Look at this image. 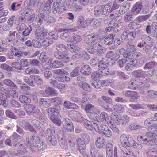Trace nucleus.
Here are the masks:
<instances>
[{"instance_id": "nucleus-1", "label": "nucleus", "mask_w": 157, "mask_h": 157, "mask_svg": "<svg viewBox=\"0 0 157 157\" xmlns=\"http://www.w3.org/2000/svg\"><path fill=\"white\" fill-rule=\"evenodd\" d=\"M26 140L27 145L31 149L35 147L39 150H43L46 147V144L41 141L38 137L34 135L31 136L30 139L26 138Z\"/></svg>"}, {"instance_id": "nucleus-2", "label": "nucleus", "mask_w": 157, "mask_h": 157, "mask_svg": "<svg viewBox=\"0 0 157 157\" xmlns=\"http://www.w3.org/2000/svg\"><path fill=\"white\" fill-rule=\"evenodd\" d=\"M59 106H56L55 107H51L47 109V112L50 116V119L55 124L60 126L61 124V117L59 113L60 111Z\"/></svg>"}, {"instance_id": "nucleus-3", "label": "nucleus", "mask_w": 157, "mask_h": 157, "mask_svg": "<svg viewBox=\"0 0 157 157\" xmlns=\"http://www.w3.org/2000/svg\"><path fill=\"white\" fill-rule=\"evenodd\" d=\"M120 141L123 146L129 147L131 146L136 149H140L142 146L133 140L132 137H127L125 135L122 134L119 137Z\"/></svg>"}, {"instance_id": "nucleus-4", "label": "nucleus", "mask_w": 157, "mask_h": 157, "mask_svg": "<svg viewBox=\"0 0 157 157\" xmlns=\"http://www.w3.org/2000/svg\"><path fill=\"white\" fill-rule=\"evenodd\" d=\"M153 138H154L153 132H146L143 136L139 135L137 137L140 142L147 145H152L153 143Z\"/></svg>"}, {"instance_id": "nucleus-5", "label": "nucleus", "mask_w": 157, "mask_h": 157, "mask_svg": "<svg viewBox=\"0 0 157 157\" xmlns=\"http://www.w3.org/2000/svg\"><path fill=\"white\" fill-rule=\"evenodd\" d=\"M85 110L88 113L89 117L90 118H94L98 115L97 113L99 112L94 106L91 104H87Z\"/></svg>"}, {"instance_id": "nucleus-6", "label": "nucleus", "mask_w": 157, "mask_h": 157, "mask_svg": "<svg viewBox=\"0 0 157 157\" xmlns=\"http://www.w3.org/2000/svg\"><path fill=\"white\" fill-rule=\"evenodd\" d=\"M144 84L142 82H140L139 85L140 88V93L144 95H148L150 97L154 98L155 91L147 90L146 88L149 86V85L147 84L146 86H144Z\"/></svg>"}, {"instance_id": "nucleus-7", "label": "nucleus", "mask_w": 157, "mask_h": 157, "mask_svg": "<svg viewBox=\"0 0 157 157\" xmlns=\"http://www.w3.org/2000/svg\"><path fill=\"white\" fill-rule=\"evenodd\" d=\"M47 34L46 29L44 27L37 29L35 33V37L38 41H41L45 37Z\"/></svg>"}, {"instance_id": "nucleus-8", "label": "nucleus", "mask_w": 157, "mask_h": 157, "mask_svg": "<svg viewBox=\"0 0 157 157\" xmlns=\"http://www.w3.org/2000/svg\"><path fill=\"white\" fill-rule=\"evenodd\" d=\"M25 109L26 113L28 115L36 114V116L35 115L34 116H36L37 118H38L39 116L40 115V110L36 107L34 106V105L32 104H29L27 107Z\"/></svg>"}, {"instance_id": "nucleus-9", "label": "nucleus", "mask_w": 157, "mask_h": 157, "mask_svg": "<svg viewBox=\"0 0 157 157\" xmlns=\"http://www.w3.org/2000/svg\"><path fill=\"white\" fill-rule=\"evenodd\" d=\"M55 58L59 59H62L63 62L67 63L69 61V55L67 53H63L59 51H55L54 53Z\"/></svg>"}, {"instance_id": "nucleus-10", "label": "nucleus", "mask_w": 157, "mask_h": 157, "mask_svg": "<svg viewBox=\"0 0 157 157\" xmlns=\"http://www.w3.org/2000/svg\"><path fill=\"white\" fill-rule=\"evenodd\" d=\"M12 145L16 147H20L19 149L18 150L16 154L17 155H23L27 152L26 147L22 144L15 140L13 142Z\"/></svg>"}, {"instance_id": "nucleus-11", "label": "nucleus", "mask_w": 157, "mask_h": 157, "mask_svg": "<svg viewBox=\"0 0 157 157\" xmlns=\"http://www.w3.org/2000/svg\"><path fill=\"white\" fill-rule=\"evenodd\" d=\"M40 59L43 63L45 62L48 63L49 66L48 67L47 66L46 67H45V68H47L49 67L52 62V59L48 57L46 53L44 52H42L40 53Z\"/></svg>"}, {"instance_id": "nucleus-12", "label": "nucleus", "mask_w": 157, "mask_h": 157, "mask_svg": "<svg viewBox=\"0 0 157 157\" xmlns=\"http://www.w3.org/2000/svg\"><path fill=\"white\" fill-rule=\"evenodd\" d=\"M133 57L132 55V57L130 58V59H128L130 60V62L129 63H128L125 67V69L127 71H130L133 69V67L135 66L136 64L137 63L136 59H133Z\"/></svg>"}, {"instance_id": "nucleus-13", "label": "nucleus", "mask_w": 157, "mask_h": 157, "mask_svg": "<svg viewBox=\"0 0 157 157\" xmlns=\"http://www.w3.org/2000/svg\"><path fill=\"white\" fill-rule=\"evenodd\" d=\"M106 56L107 58H111L114 62L117 60L120 57L118 53L112 51H109L106 55Z\"/></svg>"}, {"instance_id": "nucleus-14", "label": "nucleus", "mask_w": 157, "mask_h": 157, "mask_svg": "<svg viewBox=\"0 0 157 157\" xmlns=\"http://www.w3.org/2000/svg\"><path fill=\"white\" fill-rule=\"evenodd\" d=\"M97 38L96 35L91 34L85 36L84 39L86 43L88 44H90L95 41Z\"/></svg>"}, {"instance_id": "nucleus-15", "label": "nucleus", "mask_w": 157, "mask_h": 157, "mask_svg": "<svg viewBox=\"0 0 157 157\" xmlns=\"http://www.w3.org/2000/svg\"><path fill=\"white\" fill-rule=\"evenodd\" d=\"M113 109L114 111L118 113H123L125 110V106L118 104L113 105Z\"/></svg>"}, {"instance_id": "nucleus-16", "label": "nucleus", "mask_w": 157, "mask_h": 157, "mask_svg": "<svg viewBox=\"0 0 157 157\" xmlns=\"http://www.w3.org/2000/svg\"><path fill=\"white\" fill-rule=\"evenodd\" d=\"M147 130L149 132H153L154 138L157 140V123L149 127Z\"/></svg>"}, {"instance_id": "nucleus-17", "label": "nucleus", "mask_w": 157, "mask_h": 157, "mask_svg": "<svg viewBox=\"0 0 157 157\" xmlns=\"http://www.w3.org/2000/svg\"><path fill=\"white\" fill-rule=\"evenodd\" d=\"M81 73L85 75H88L91 73V68L88 65H83L80 69Z\"/></svg>"}, {"instance_id": "nucleus-18", "label": "nucleus", "mask_w": 157, "mask_h": 157, "mask_svg": "<svg viewBox=\"0 0 157 157\" xmlns=\"http://www.w3.org/2000/svg\"><path fill=\"white\" fill-rule=\"evenodd\" d=\"M95 144L98 148H101L105 144V140L102 137H98Z\"/></svg>"}, {"instance_id": "nucleus-19", "label": "nucleus", "mask_w": 157, "mask_h": 157, "mask_svg": "<svg viewBox=\"0 0 157 157\" xmlns=\"http://www.w3.org/2000/svg\"><path fill=\"white\" fill-rule=\"evenodd\" d=\"M66 7L65 5L63 6H52V10L54 13H58L59 14H61L62 12L66 10Z\"/></svg>"}, {"instance_id": "nucleus-20", "label": "nucleus", "mask_w": 157, "mask_h": 157, "mask_svg": "<svg viewBox=\"0 0 157 157\" xmlns=\"http://www.w3.org/2000/svg\"><path fill=\"white\" fill-rule=\"evenodd\" d=\"M101 43L99 42H97L93 44V47L99 52L103 53L105 51V48L102 47Z\"/></svg>"}, {"instance_id": "nucleus-21", "label": "nucleus", "mask_w": 157, "mask_h": 157, "mask_svg": "<svg viewBox=\"0 0 157 157\" xmlns=\"http://www.w3.org/2000/svg\"><path fill=\"white\" fill-rule=\"evenodd\" d=\"M32 78H33L35 82H34L35 83H36L38 86H41L43 84V81L41 77L36 75H31Z\"/></svg>"}, {"instance_id": "nucleus-22", "label": "nucleus", "mask_w": 157, "mask_h": 157, "mask_svg": "<svg viewBox=\"0 0 157 157\" xmlns=\"http://www.w3.org/2000/svg\"><path fill=\"white\" fill-rule=\"evenodd\" d=\"M77 144L79 152L83 154V150H84L86 148V145L84 142L81 139H78L77 140Z\"/></svg>"}, {"instance_id": "nucleus-23", "label": "nucleus", "mask_w": 157, "mask_h": 157, "mask_svg": "<svg viewBox=\"0 0 157 157\" xmlns=\"http://www.w3.org/2000/svg\"><path fill=\"white\" fill-rule=\"evenodd\" d=\"M84 124V126L87 129L92 130L94 129V124H96L93 121L90 122L89 121L86 119L83 122Z\"/></svg>"}, {"instance_id": "nucleus-24", "label": "nucleus", "mask_w": 157, "mask_h": 157, "mask_svg": "<svg viewBox=\"0 0 157 157\" xmlns=\"http://www.w3.org/2000/svg\"><path fill=\"white\" fill-rule=\"evenodd\" d=\"M50 83L53 85L55 87L57 88L60 90L66 87V85L64 84H58L57 82L55 80L50 79Z\"/></svg>"}, {"instance_id": "nucleus-25", "label": "nucleus", "mask_w": 157, "mask_h": 157, "mask_svg": "<svg viewBox=\"0 0 157 157\" xmlns=\"http://www.w3.org/2000/svg\"><path fill=\"white\" fill-rule=\"evenodd\" d=\"M94 129L97 132L100 133L104 132L105 131L107 128L108 127L105 125H102L100 126V129H98V126L97 124H94Z\"/></svg>"}, {"instance_id": "nucleus-26", "label": "nucleus", "mask_w": 157, "mask_h": 157, "mask_svg": "<svg viewBox=\"0 0 157 157\" xmlns=\"http://www.w3.org/2000/svg\"><path fill=\"white\" fill-rule=\"evenodd\" d=\"M59 32H61L60 37L62 39H68L69 37V30L68 29H60L59 30Z\"/></svg>"}, {"instance_id": "nucleus-27", "label": "nucleus", "mask_w": 157, "mask_h": 157, "mask_svg": "<svg viewBox=\"0 0 157 157\" xmlns=\"http://www.w3.org/2000/svg\"><path fill=\"white\" fill-rule=\"evenodd\" d=\"M111 2H109L105 6H102V14L105 15L108 12H110V8H111Z\"/></svg>"}, {"instance_id": "nucleus-28", "label": "nucleus", "mask_w": 157, "mask_h": 157, "mask_svg": "<svg viewBox=\"0 0 157 157\" xmlns=\"http://www.w3.org/2000/svg\"><path fill=\"white\" fill-rule=\"evenodd\" d=\"M119 52L120 54L123 55L124 58L128 59H129L131 58H132V55L128 53V52L124 48L120 49Z\"/></svg>"}, {"instance_id": "nucleus-29", "label": "nucleus", "mask_w": 157, "mask_h": 157, "mask_svg": "<svg viewBox=\"0 0 157 157\" xmlns=\"http://www.w3.org/2000/svg\"><path fill=\"white\" fill-rule=\"evenodd\" d=\"M78 29H81L86 27L84 19L82 16L78 17Z\"/></svg>"}, {"instance_id": "nucleus-30", "label": "nucleus", "mask_w": 157, "mask_h": 157, "mask_svg": "<svg viewBox=\"0 0 157 157\" xmlns=\"http://www.w3.org/2000/svg\"><path fill=\"white\" fill-rule=\"evenodd\" d=\"M72 113H73V115H73L75 119L78 122H84L85 121V120L86 119L83 118L81 114L79 113H78L76 114L75 113H72ZM73 117V116H70V117Z\"/></svg>"}, {"instance_id": "nucleus-31", "label": "nucleus", "mask_w": 157, "mask_h": 157, "mask_svg": "<svg viewBox=\"0 0 157 157\" xmlns=\"http://www.w3.org/2000/svg\"><path fill=\"white\" fill-rule=\"evenodd\" d=\"M142 8V5L139 2L135 3L132 9L133 12L135 14L138 13Z\"/></svg>"}, {"instance_id": "nucleus-32", "label": "nucleus", "mask_w": 157, "mask_h": 157, "mask_svg": "<svg viewBox=\"0 0 157 157\" xmlns=\"http://www.w3.org/2000/svg\"><path fill=\"white\" fill-rule=\"evenodd\" d=\"M143 78L145 79L148 82H149L151 80V78L153 75V72L149 71L144 72Z\"/></svg>"}, {"instance_id": "nucleus-33", "label": "nucleus", "mask_w": 157, "mask_h": 157, "mask_svg": "<svg viewBox=\"0 0 157 157\" xmlns=\"http://www.w3.org/2000/svg\"><path fill=\"white\" fill-rule=\"evenodd\" d=\"M108 123L109 126L113 132L117 133L119 132V129L115 124H114V123L113 120H110Z\"/></svg>"}, {"instance_id": "nucleus-34", "label": "nucleus", "mask_w": 157, "mask_h": 157, "mask_svg": "<svg viewBox=\"0 0 157 157\" xmlns=\"http://www.w3.org/2000/svg\"><path fill=\"white\" fill-rule=\"evenodd\" d=\"M23 127L26 130H28L32 132L36 133L34 128L29 122H25L23 126Z\"/></svg>"}, {"instance_id": "nucleus-35", "label": "nucleus", "mask_w": 157, "mask_h": 157, "mask_svg": "<svg viewBox=\"0 0 157 157\" xmlns=\"http://www.w3.org/2000/svg\"><path fill=\"white\" fill-rule=\"evenodd\" d=\"M77 55L80 58L85 60L90 58L89 56L85 51H80Z\"/></svg>"}, {"instance_id": "nucleus-36", "label": "nucleus", "mask_w": 157, "mask_h": 157, "mask_svg": "<svg viewBox=\"0 0 157 157\" xmlns=\"http://www.w3.org/2000/svg\"><path fill=\"white\" fill-rule=\"evenodd\" d=\"M53 73L58 75L59 77L63 76V74L65 75H68V72L63 69H58L54 70L53 71Z\"/></svg>"}, {"instance_id": "nucleus-37", "label": "nucleus", "mask_w": 157, "mask_h": 157, "mask_svg": "<svg viewBox=\"0 0 157 157\" xmlns=\"http://www.w3.org/2000/svg\"><path fill=\"white\" fill-rule=\"evenodd\" d=\"M21 5V4H18L16 2L13 3L11 6V9L10 10L12 11L16 12L20 8Z\"/></svg>"}, {"instance_id": "nucleus-38", "label": "nucleus", "mask_w": 157, "mask_h": 157, "mask_svg": "<svg viewBox=\"0 0 157 157\" xmlns=\"http://www.w3.org/2000/svg\"><path fill=\"white\" fill-rule=\"evenodd\" d=\"M19 99L21 103H30L31 100L27 96L24 95H21L19 97Z\"/></svg>"}, {"instance_id": "nucleus-39", "label": "nucleus", "mask_w": 157, "mask_h": 157, "mask_svg": "<svg viewBox=\"0 0 157 157\" xmlns=\"http://www.w3.org/2000/svg\"><path fill=\"white\" fill-rule=\"evenodd\" d=\"M11 50L13 55L19 58L23 56L22 52L18 50L14 47L11 48Z\"/></svg>"}, {"instance_id": "nucleus-40", "label": "nucleus", "mask_w": 157, "mask_h": 157, "mask_svg": "<svg viewBox=\"0 0 157 157\" xmlns=\"http://www.w3.org/2000/svg\"><path fill=\"white\" fill-rule=\"evenodd\" d=\"M114 40V37L113 35H109L104 40V43L107 45H110L113 42Z\"/></svg>"}, {"instance_id": "nucleus-41", "label": "nucleus", "mask_w": 157, "mask_h": 157, "mask_svg": "<svg viewBox=\"0 0 157 157\" xmlns=\"http://www.w3.org/2000/svg\"><path fill=\"white\" fill-rule=\"evenodd\" d=\"M108 64V63H106L103 60H100L98 63V70L101 71L102 68L107 67Z\"/></svg>"}, {"instance_id": "nucleus-42", "label": "nucleus", "mask_w": 157, "mask_h": 157, "mask_svg": "<svg viewBox=\"0 0 157 157\" xmlns=\"http://www.w3.org/2000/svg\"><path fill=\"white\" fill-rule=\"evenodd\" d=\"M43 21V19L40 17H36V20L33 23L34 27H38L41 24Z\"/></svg>"}, {"instance_id": "nucleus-43", "label": "nucleus", "mask_w": 157, "mask_h": 157, "mask_svg": "<svg viewBox=\"0 0 157 157\" xmlns=\"http://www.w3.org/2000/svg\"><path fill=\"white\" fill-rule=\"evenodd\" d=\"M102 6L98 5L96 6L94 9V13L95 15H97L102 14Z\"/></svg>"}, {"instance_id": "nucleus-44", "label": "nucleus", "mask_w": 157, "mask_h": 157, "mask_svg": "<svg viewBox=\"0 0 157 157\" xmlns=\"http://www.w3.org/2000/svg\"><path fill=\"white\" fill-rule=\"evenodd\" d=\"M56 48L58 51H62L64 52H67L68 51V47L62 44H59L56 46Z\"/></svg>"}, {"instance_id": "nucleus-45", "label": "nucleus", "mask_w": 157, "mask_h": 157, "mask_svg": "<svg viewBox=\"0 0 157 157\" xmlns=\"http://www.w3.org/2000/svg\"><path fill=\"white\" fill-rule=\"evenodd\" d=\"M78 85L79 86L82 88L83 89L85 90L90 91H91V88L89 84L86 82H84L82 84H80V83H78Z\"/></svg>"}, {"instance_id": "nucleus-46", "label": "nucleus", "mask_w": 157, "mask_h": 157, "mask_svg": "<svg viewBox=\"0 0 157 157\" xmlns=\"http://www.w3.org/2000/svg\"><path fill=\"white\" fill-rule=\"evenodd\" d=\"M30 64L33 66L39 67L40 66V62L36 59H32L30 60Z\"/></svg>"}, {"instance_id": "nucleus-47", "label": "nucleus", "mask_w": 157, "mask_h": 157, "mask_svg": "<svg viewBox=\"0 0 157 157\" xmlns=\"http://www.w3.org/2000/svg\"><path fill=\"white\" fill-rule=\"evenodd\" d=\"M144 72L140 70L134 71L132 73L133 76L136 77H139L143 78L144 76Z\"/></svg>"}, {"instance_id": "nucleus-48", "label": "nucleus", "mask_w": 157, "mask_h": 157, "mask_svg": "<svg viewBox=\"0 0 157 157\" xmlns=\"http://www.w3.org/2000/svg\"><path fill=\"white\" fill-rule=\"evenodd\" d=\"M48 36L49 38L54 40H57L58 37L57 33L55 31H52L49 33Z\"/></svg>"}, {"instance_id": "nucleus-49", "label": "nucleus", "mask_w": 157, "mask_h": 157, "mask_svg": "<svg viewBox=\"0 0 157 157\" xmlns=\"http://www.w3.org/2000/svg\"><path fill=\"white\" fill-rule=\"evenodd\" d=\"M91 77L95 81H96L101 77V75L99 72L95 71L92 73L91 75Z\"/></svg>"}, {"instance_id": "nucleus-50", "label": "nucleus", "mask_w": 157, "mask_h": 157, "mask_svg": "<svg viewBox=\"0 0 157 157\" xmlns=\"http://www.w3.org/2000/svg\"><path fill=\"white\" fill-rule=\"evenodd\" d=\"M102 23V20L100 18H98L95 20L92 26L94 28H97L100 27Z\"/></svg>"}, {"instance_id": "nucleus-51", "label": "nucleus", "mask_w": 157, "mask_h": 157, "mask_svg": "<svg viewBox=\"0 0 157 157\" xmlns=\"http://www.w3.org/2000/svg\"><path fill=\"white\" fill-rule=\"evenodd\" d=\"M142 40L144 44H147L148 45H151L152 43L151 38L147 35H144L142 38Z\"/></svg>"}, {"instance_id": "nucleus-52", "label": "nucleus", "mask_w": 157, "mask_h": 157, "mask_svg": "<svg viewBox=\"0 0 157 157\" xmlns=\"http://www.w3.org/2000/svg\"><path fill=\"white\" fill-rule=\"evenodd\" d=\"M150 16V14L141 16L139 17L137 20L139 23L142 22L148 19Z\"/></svg>"}, {"instance_id": "nucleus-53", "label": "nucleus", "mask_w": 157, "mask_h": 157, "mask_svg": "<svg viewBox=\"0 0 157 157\" xmlns=\"http://www.w3.org/2000/svg\"><path fill=\"white\" fill-rule=\"evenodd\" d=\"M53 41L52 40L49 39L48 38H45L42 42V45L45 47H46L52 44Z\"/></svg>"}, {"instance_id": "nucleus-54", "label": "nucleus", "mask_w": 157, "mask_h": 157, "mask_svg": "<svg viewBox=\"0 0 157 157\" xmlns=\"http://www.w3.org/2000/svg\"><path fill=\"white\" fill-rule=\"evenodd\" d=\"M3 82L7 86L14 88L17 87L14 83L10 79H6L3 81Z\"/></svg>"}, {"instance_id": "nucleus-55", "label": "nucleus", "mask_w": 157, "mask_h": 157, "mask_svg": "<svg viewBox=\"0 0 157 157\" xmlns=\"http://www.w3.org/2000/svg\"><path fill=\"white\" fill-rule=\"evenodd\" d=\"M5 114L6 116L9 118L14 119H17V116L10 110H6Z\"/></svg>"}, {"instance_id": "nucleus-56", "label": "nucleus", "mask_w": 157, "mask_h": 157, "mask_svg": "<svg viewBox=\"0 0 157 157\" xmlns=\"http://www.w3.org/2000/svg\"><path fill=\"white\" fill-rule=\"evenodd\" d=\"M63 66V64L62 62L58 60L55 61L52 64V67L53 68H59Z\"/></svg>"}, {"instance_id": "nucleus-57", "label": "nucleus", "mask_w": 157, "mask_h": 157, "mask_svg": "<svg viewBox=\"0 0 157 157\" xmlns=\"http://www.w3.org/2000/svg\"><path fill=\"white\" fill-rule=\"evenodd\" d=\"M6 41L9 46L13 47L17 43V41L14 39L7 38L6 39Z\"/></svg>"}, {"instance_id": "nucleus-58", "label": "nucleus", "mask_w": 157, "mask_h": 157, "mask_svg": "<svg viewBox=\"0 0 157 157\" xmlns=\"http://www.w3.org/2000/svg\"><path fill=\"white\" fill-rule=\"evenodd\" d=\"M157 63L154 61H151L146 64L144 66L145 69H150L157 65Z\"/></svg>"}, {"instance_id": "nucleus-59", "label": "nucleus", "mask_w": 157, "mask_h": 157, "mask_svg": "<svg viewBox=\"0 0 157 157\" xmlns=\"http://www.w3.org/2000/svg\"><path fill=\"white\" fill-rule=\"evenodd\" d=\"M142 128V126L134 123L131 124L129 126V128L132 130H136Z\"/></svg>"}, {"instance_id": "nucleus-60", "label": "nucleus", "mask_w": 157, "mask_h": 157, "mask_svg": "<svg viewBox=\"0 0 157 157\" xmlns=\"http://www.w3.org/2000/svg\"><path fill=\"white\" fill-rule=\"evenodd\" d=\"M36 2V0H25V4H26L27 6L33 7Z\"/></svg>"}, {"instance_id": "nucleus-61", "label": "nucleus", "mask_w": 157, "mask_h": 157, "mask_svg": "<svg viewBox=\"0 0 157 157\" xmlns=\"http://www.w3.org/2000/svg\"><path fill=\"white\" fill-rule=\"evenodd\" d=\"M25 30L22 32L23 37L27 36L29 35L32 30V28L30 26H29L27 27H26L25 28Z\"/></svg>"}, {"instance_id": "nucleus-62", "label": "nucleus", "mask_w": 157, "mask_h": 157, "mask_svg": "<svg viewBox=\"0 0 157 157\" xmlns=\"http://www.w3.org/2000/svg\"><path fill=\"white\" fill-rule=\"evenodd\" d=\"M45 93L48 95H51L54 96L56 94V93L52 88L51 87L46 88L45 90Z\"/></svg>"}, {"instance_id": "nucleus-63", "label": "nucleus", "mask_w": 157, "mask_h": 157, "mask_svg": "<svg viewBox=\"0 0 157 157\" xmlns=\"http://www.w3.org/2000/svg\"><path fill=\"white\" fill-rule=\"evenodd\" d=\"M11 65L13 67L16 69L20 70H22V68L21 67L20 62L16 61L13 62L11 63Z\"/></svg>"}, {"instance_id": "nucleus-64", "label": "nucleus", "mask_w": 157, "mask_h": 157, "mask_svg": "<svg viewBox=\"0 0 157 157\" xmlns=\"http://www.w3.org/2000/svg\"><path fill=\"white\" fill-rule=\"evenodd\" d=\"M19 62L21 67L22 68V70L23 69L24 67L28 66V62L27 59H21Z\"/></svg>"}]
</instances>
